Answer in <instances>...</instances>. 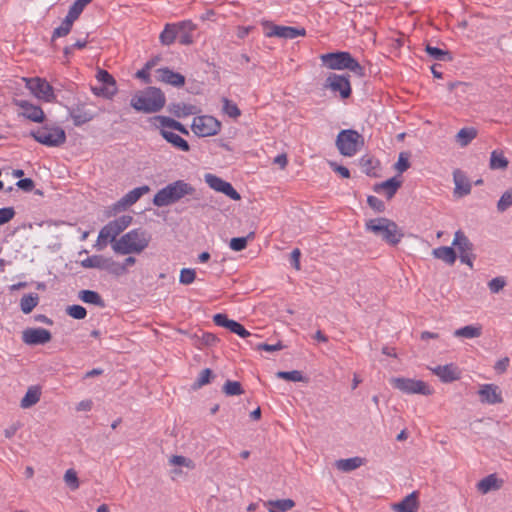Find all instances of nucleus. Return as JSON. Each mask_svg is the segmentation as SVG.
<instances>
[{
    "label": "nucleus",
    "instance_id": "f257e3e1",
    "mask_svg": "<svg viewBox=\"0 0 512 512\" xmlns=\"http://www.w3.org/2000/svg\"><path fill=\"white\" fill-rule=\"evenodd\" d=\"M196 193L197 190L194 186L184 180H177L160 189L154 195L153 204L157 207H165L180 201L186 196L199 199Z\"/></svg>",
    "mask_w": 512,
    "mask_h": 512
},
{
    "label": "nucleus",
    "instance_id": "f03ea898",
    "mask_svg": "<svg viewBox=\"0 0 512 512\" xmlns=\"http://www.w3.org/2000/svg\"><path fill=\"white\" fill-rule=\"evenodd\" d=\"M165 103L166 98L162 90L153 86L135 94L130 101V105L136 111L143 113L159 112L165 106Z\"/></svg>",
    "mask_w": 512,
    "mask_h": 512
},
{
    "label": "nucleus",
    "instance_id": "7ed1b4c3",
    "mask_svg": "<svg viewBox=\"0 0 512 512\" xmlns=\"http://www.w3.org/2000/svg\"><path fill=\"white\" fill-rule=\"evenodd\" d=\"M149 237L146 231L133 229L122 235L112 244L113 250L121 255L141 253L149 245Z\"/></svg>",
    "mask_w": 512,
    "mask_h": 512
},
{
    "label": "nucleus",
    "instance_id": "20e7f679",
    "mask_svg": "<svg viewBox=\"0 0 512 512\" xmlns=\"http://www.w3.org/2000/svg\"><path fill=\"white\" fill-rule=\"evenodd\" d=\"M320 59L331 70L347 69L359 77L364 76V68L349 52H330L322 54Z\"/></svg>",
    "mask_w": 512,
    "mask_h": 512
},
{
    "label": "nucleus",
    "instance_id": "39448f33",
    "mask_svg": "<svg viewBox=\"0 0 512 512\" xmlns=\"http://www.w3.org/2000/svg\"><path fill=\"white\" fill-rule=\"evenodd\" d=\"M366 228L390 245H397L403 237L398 225L394 221L383 217L369 220L366 223Z\"/></svg>",
    "mask_w": 512,
    "mask_h": 512
},
{
    "label": "nucleus",
    "instance_id": "423d86ee",
    "mask_svg": "<svg viewBox=\"0 0 512 512\" xmlns=\"http://www.w3.org/2000/svg\"><path fill=\"white\" fill-rule=\"evenodd\" d=\"M133 217L122 215L115 220L108 222L99 232L97 245L99 250L106 246L107 240L115 242L116 237L120 235L131 223Z\"/></svg>",
    "mask_w": 512,
    "mask_h": 512
},
{
    "label": "nucleus",
    "instance_id": "0eeeda50",
    "mask_svg": "<svg viewBox=\"0 0 512 512\" xmlns=\"http://www.w3.org/2000/svg\"><path fill=\"white\" fill-rule=\"evenodd\" d=\"M364 145V137L353 129H345L339 132L336 146L343 156L351 157Z\"/></svg>",
    "mask_w": 512,
    "mask_h": 512
},
{
    "label": "nucleus",
    "instance_id": "6e6552de",
    "mask_svg": "<svg viewBox=\"0 0 512 512\" xmlns=\"http://www.w3.org/2000/svg\"><path fill=\"white\" fill-rule=\"evenodd\" d=\"M34 139L46 146H59L66 140L65 131L55 125L45 124L31 132Z\"/></svg>",
    "mask_w": 512,
    "mask_h": 512
},
{
    "label": "nucleus",
    "instance_id": "1a4fd4ad",
    "mask_svg": "<svg viewBox=\"0 0 512 512\" xmlns=\"http://www.w3.org/2000/svg\"><path fill=\"white\" fill-rule=\"evenodd\" d=\"M390 384L405 394L431 395L433 390L422 380H415L405 377H393Z\"/></svg>",
    "mask_w": 512,
    "mask_h": 512
},
{
    "label": "nucleus",
    "instance_id": "9d476101",
    "mask_svg": "<svg viewBox=\"0 0 512 512\" xmlns=\"http://www.w3.org/2000/svg\"><path fill=\"white\" fill-rule=\"evenodd\" d=\"M149 190L150 189L147 185H143L129 191L120 200L108 207L106 211L107 216H115L116 214L125 211L128 207L135 204L144 194L148 193Z\"/></svg>",
    "mask_w": 512,
    "mask_h": 512
},
{
    "label": "nucleus",
    "instance_id": "9b49d317",
    "mask_svg": "<svg viewBox=\"0 0 512 512\" xmlns=\"http://www.w3.org/2000/svg\"><path fill=\"white\" fill-rule=\"evenodd\" d=\"M452 245L459 251L460 261L473 268V260L476 259V255L473 253L474 245L462 230L455 232Z\"/></svg>",
    "mask_w": 512,
    "mask_h": 512
},
{
    "label": "nucleus",
    "instance_id": "f8f14e48",
    "mask_svg": "<svg viewBox=\"0 0 512 512\" xmlns=\"http://www.w3.org/2000/svg\"><path fill=\"white\" fill-rule=\"evenodd\" d=\"M192 131L199 137L216 135L221 129V123L213 116L202 115L193 119Z\"/></svg>",
    "mask_w": 512,
    "mask_h": 512
},
{
    "label": "nucleus",
    "instance_id": "ddd939ff",
    "mask_svg": "<svg viewBox=\"0 0 512 512\" xmlns=\"http://www.w3.org/2000/svg\"><path fill=\"white\" fill-rule=\"evenodd\" d=\"M349 77V75L330 73L323 86L335 94L338 93L342 99H347L352 93Z\"/></svg>",
    "mask_w": 512,
    "mask_h": 512
},
{
    "label": "nucleus",
    "instance_id": "4468645a",
    "mask_svg": "<svg viewBox=\"0 0 512 512\" xmlns=\"http://www.w3.org/2000/svg\"><path fill=\"white\" fill-rule=\"evenodd\" d=\"M263 25L267 28L265 36L267 37H279L283 39H295L299 36H305L306 30L304 28L292 27V26H280L275 25L271 22H264Z\"/></svg>",
    "mask_w": 512,
    "mask_h": 512
},
{
    "label": "nucleus",
    "instance_id": "2eb2a0df",
    "mask_svg": "<svg viewBox=\"0 0 512 512\" xmlns=\"http://www.w3.org/2000/svg\"><path fill=\"white\" fill-rule=\"evenodd\" d=\"M25 80L26 87L37 98L42 99L46 102H52L55 99L53 87L45 79L36 77Z\"/></svg>",
    "mask_w": 512,
    "mask_h": 512
},
{
    "label": "nucleus",
    "instance_id": "dca6fc26",
    "mask_svg": "<svg viewBox=\"0 0 512 512\" xmlns=\"http://www.w3.org/2000/svg\"><path fill=\"white\" fill-rule=\"evenodd\" d=\"M204 180L208 186L216 192L223 193L232 200L238 201L241 199V195L234 189L231 183L223 180L222 178L207 173L204 175Z\"/></svg>",
    "mask_w": 512,
    "mask_h": 512
},
{
    "label": "nucleus",
    "instance_id": "f3484780",
    "mask_svg": "<svg viewBox=\"0 0 512 512\" xmlns=\"http://www.w3.org/2000/svg\"><path fill=\"white\" fill-rule=\"evenodd\" d=\"M213 322L220 327H224L237 334L241 338L254 337L258 338V335L251 334L241 323L231 320L224 313H217L213 316Z\"/></svg>",
    "mask_w": 512,
    "mask_h": 512
},
{
    "label": "nucleus",
    "instance_id": "a211bd4d",
    "mask_svg": "<svg viewBox=\"0 0 512 512\" xmlns=\"http://www.w3.org/2000/svg\"><path fill=\"white\" fill-rule=\"evenodd\" d=\"M51 339V332L44 328H27L22 333V340L27 345H44Z\"/></svg>",
    "mask_w": 512,
    "mask_h": 512
},
{
    "label": "nucleus",
    "instance_id": "6ab92c4d",
    "mask_svg": "<svg viewBox=\"0 0 512 512\" xmlns=\"http://www.w3.org/2000/svg\"><path fill=\"white\" fill-rule=\"evenodd\" d=\"M15 105L21 109L19 115L32 122L42 123L45 120V114L40 106L22 99L15 100Z\"/></svg>",
    "mask_w": 512,
    "mask_h": 512
},
{
    "label": "nucleus",
    "instance_id": "aec40b11",
    "mask_svg": "<svg viewBox=\"0 0 512 512\" xmlns=\"http://www.w3.org/2000/svg\"><path fill=\"white\" fill-rule=\"evenodd\" d=\"M478 393L482 403L499 404L503 402L501 391L495 384H483Z\"/></svg>",
    "mask_w": 512,
    "mask_h": 512
},
{
    "label": "nucleus",
    "instance_id": "412c9836",
    "mask_svg": "<svg viewBox=\"0 0 512 512\" xmlns=\"http://www.w3.org/2000/svg\"><path fill=\"white\" fill-rule=\"evenodd\" d=\"M453 180L455 184L454 195L458 198L464 197L471 192V182L466 174L460 169H456L453 172Z\"/></svg>",
    "mask_w": 512,
    "mask_h": 512
},
{
    "label": "nucleus",
    "instance_id": "4be33fe9",
    "mask_svg": "<svg viewBox=\"0 0 512 512\" xmlns=\"http://www.w3.org/2000/svg\"><path fill=\"white\" fill-rule=\"evenodd\" d=\"M156 73L157 79L160 82L170 84L174 87H182L185 84V77L182 74L174 72L167 67L158 69Z\"/></svg>",
    "mask_w": 512,
    "mask_h": 512
},
{
    "label": "nucleus",
    "instance_id": "5701e85b",
    "mask_svg": "<svg viewBox=\"0 0 512 512\" xmlns=\"http://www.w3.org/2000/svg\"><path fill=\"white\" fill-rule=\"evenodd\" d=\"M432 372L445 383H450L460 378V372L454 364L436 366L432 368Z\"/></svg>",
    "mask_w": 512,
    "mask_h": 512
},
{
    "label": "nucleus",
    "instance_id": "b1692460",
    "mask_svg": "<svg viewBox=\"0 0 512 512\" xmlns=\"http://www.w3.org/2000/svg\"><path fill=\"white\" fill-rule=\"evenodd\" d=\"M69 115L73 120L74 125L80 126L89 121L94 117L93 113L86 109L85 104H77L76 106L69 109Z\"/></svg>",
    "mask_w": 512,
    "mask_h": 512
},
{
    "label": "nucleus",
    "instance_id": "393cba45",
    "mask_svg": "<svg viewBox=\"0 0 512 512\" xmlns=\"http://www.w3.org/2000/svg\"><path fill=\"white\" fill-rule=\"evenodd\" d=\"M401 185L402 180L398 179L397 177H392L386 181L375 184L373 190L376 193L384 192L386 197L391 199L396 194Z\"/></svg>",
    "mask_w": 512,
    "mask_h": 512
},
{
    "label": "nucleus",
    "instance_id": "a878e982",
    "mask_svg": "<svg viewBox=\"0 0 512 512\" xmlns=\"http://www.w3.org/2000/svg\"><path fill=\"white\" fill-rule=\"evenodd\" d=\"M504 484L503 479L497 477V475L490 474L477 483V489L482 494H487L491 491H496L502 488Z\"/></svg>",
    "mask_w": 512,
    "mask_h": 512
},
{
    "label": "nucleus",
    "instance_id": "bb28decb",
    "mask_svg": "<svg viewBox=\"0 0 512 512\" xmlns=\"http://www.w3.org/2000/svg\"><path fill=\"white\" fill-rule=\"evenodd\" d=\"M392 507L396 512H416L419 507L418 493L413 491L400 502L393 504Z\"/></svg>",
    "mask_w": 512,
    "mask_h": 512
},
{
    "label": "nucleus",
    "instance_id": "cd10ccee",
    "mask_svg": "<svg viewBox=\"0 0 512 512\" xmlns=\"http://www.w3.org/2000/svg\"><path fill=\"white\" fill-rule=\"evenodd\" d=\"M179 43L182 45H190L193 43L192 32L196 29V25L190 20H184L177 23Z\"/></svg>",
    "mask_w": 512,
    "mask_h": 512
},
{
    "label": "nucleus",
    "instance_id": "c85d7f7f",
    "mask_svg": "<svg viewBox=\"0 0 512 512\" xmlns=\"http://www.w3.org/2000/svg\"><path fill=\"white\" fill-rule=\"evenodd\" d=\"M432 255L448 265H453L457 259L456 251L453 247L440 246L432 250Z\"/></svg>",
    "mask_w": 512,
    "mask_h": 512
},
{
    "label": "nucleus",
    "instance_id": "c756f323",
    "mask_svg": "<svg viewBox=\"0 0 512 512\" xmlns=\"http://www.w3.org/2000/svg\"><path fill=\"white\" fill-rule=\"evenodd\" d=\"M160 134L162 137L169 143H171L174 147L182 150V151H188L189 150V144L188 142L183 139L178 134L167 131L166 129H161Z\"/></svg>",
    "mask_w": 512,
    "mask_h": 512
},
{
    "label": "nucleus",
    "instance_id": "7c9ffc66",
    "mask_svg": "<svg viewBox=\"0 0 512 512\" xmlns=\"http://www.w3.org/2000/svg\"><path fill=\"white\" fill-rule=\"evenodd\" d=\"M178 37V26L177 23H167L164 30L159 36V40L162 45L169 46L174 43Z\"/></svg>",
    "mask_w": 512,
    "mask_h": 512
},
{
    "label": "nucleus",
    "instance_id": "2f4dec72",
    "mask_svg": "<svg viewBox=\"0 0 512 512\" xmlns=\"http://www.w3.org/2000/svg\"><path fill=\"white\" fill-rule=\"evenodd\" d=\"M168 110L174 116L181 118L196 113V106L184 103H171L168 106Z\"/></svg>",
    "mask_w": 512,
    "mask_h": 512
},
{
    "label": "nucleus",
    "instance_id": "473e14b6",
    "mask_svg": "<svg viewBox=\"0 0 512 512\" xmlns=\"http://www.w3.org/2000/svg\"><path fill=\"white\" fill-rule=\"evenodd\" d=\"M79 299L87 304H93L100 308L105 307V302L100 294L93 290H81L78 295Z\"/></svg>",
    "mask_w": 512,
    "mask_h": 512
},
{
    "label": "nucleus",
    "instance_id": "72a5a7b5",
    "mask_svg": "<svg viewBox=\"0 0 512 512\" xmlns=\"http://www.w3.org/2000/svg\"><path fill=\"white\" fill-rule=\"evenodd\" d=\"M425 51L432 59L437 61L449 62L453 60V57L448 50H443L427 44Z\"/></svg>",
    "mask_w": 512,
    "mask_h": 512
},
{
    "label": "nucleus",
    "instance_id": "f704fd0d",
    "mask_svg": "<svg viewBox=\"0 0 512 512\" xmlns=\"http://www.w3.org/2000/svg\"><path fill=\"white\" fill-rule=\"evenodd\" d=\"M41 391L38 387L32 386L28 388L26 394L21 400V407L22 408H29L33 405H35L40 400Z\"/></svg>",
    "mask_w": 512,
    "mask_h": 512
},
{
    "label": "nucleus",
    "instance_id": "c9c22d12",
    "mask_svg": "<svg viewBox=\"0 0 512 512\" xmlns=\"http://www.w3.org/2000/svg\"><path fill=\"white\" fill-rule=\"evenodd\" d=\"M39 296L36 293L24 295L20 300V308L24 314H29L38 305Z\"/></svg>",
    "mask_w": 512,
    "mask_h": 512
},
{
    "label": "nucleus",
    "instance_id": "e433bc0d",
    "mask_svg": "<svg viewBox=\"0 0 512 512\" xmlns=\"http://www.w3.org/2000/svg\"><path fill=\"white\" fill-rule=\"evenodd\" d=\"M363 464V459L360 457H352L348 459H340L336 462V467L344 472H350L359 468Z\"/></svg>",
    "mask_w": 512,
    "mask_h": 512
},
{
    "label": "nucleus",
    "instance_id": "4c0bfd02",
    "mask_svg": "<svg viewBox=\"0 0 512 512\" xmlns=\"http://www.w3.org/2000/svg\"><path fill=\"white\" fill-rule=\"evenodd\" d=\"M482 329L480 326L467 325L454 331L455 337H463L472 339L481 336Z\"/></svg>",
    "mask_w": 512,
    "mask_h": 512
},
{
    "label": "nucleus",
    "instance_id": "58836bf2",
    "mask_svg": "<svg viewBox=\"0 0 512 512\" xmlns=\"http://www.w3.org/2000/svg\"><path fill=\"white\" fill-rule=\"evenodd\" d=\"M477 135L474 128H462L455 136L456 142L461 146L468 145Z\"/></svg>",
    "mask_w": 512,
    "mask_h": 512
},
{
    "label": "nucleus",
    "instance_id": "ea45409f",
    "mask_svg": "<svg viewBox=\"0 0 512 512\" xmlns=\"http://www.w3.org/2000/svg\"><path fill=\"white\" fill-rule=\"evenodd\" d=\"M92 0H76L69 8L67 13V17L72 19L73 21L77 20L81 13L83 12L86 5H88Z\"/></svg>",
    "mask_w": 512,
    "mask_h": 512
},
{
    "label": "nucleus",
    "instance_id": "a19ab883",
    "mask_svg": "<svg viewBox=\"0 0 512 512\" xmlns=\"http://www.w3.org/2000/svg\"><path fill=\"white\" fill-rule=\"evenodd\" d=\"M105 259L106 257L103 255H93L82 260L80 264L83 268H96L103 270Z\"/></svg>",
    "mask_w": 512,
    "mask_h": 512
},
{
    "label": "nucleus",
    "instance_id": "79ce46f5",
    "mask_svg": "<svg viewBox=\"0 0 512 512\" xmlns=\"http://www.w3.org/2000/svg\"><path fill=\"white\" fill-rule=\"evenodd\" d=\"M96 79L102 83V86H106L111 90L117 91L116 81L108 71L99 69L96 74Z\"/></svg>",
    "mask_w": 512,
    "mask_h": 512
},
{
    "label": "nucleus",
    "instance_id": "37998d69",
    "mask_svg": "<svg viewBox=\"0 0 512 512\" xmlns=\"http://www.w3.org/2000/svg\"><path fill=\"white\" fill-rule=\"evenodd\" d=\"M103 270L115 276H121L125 274V268L124 266H121V263L107 257L105 259Z\"/></svg>",
    "mask_w": 512,
    "mask_h": 512
},
{
    "label": "nucleus",
    "instance_id": "c03bdc74",
    "mask_svg": "<svg viewBox=\"0 0 512 512\" xmlns=\"http://www.w3.org/2000/svg\"><path fill=\"white\" fill-rule=\"evenodd\" d=\"M73 23L74 21L66 16L62 21L61 25L54 29L52 34V40H54L57 37L67 36L72 29Z\"/></svg>",
    "mask_w": 512,
    "mask_h": 512
},
{
    "label": "nucleus",
    "instance_id": "a18cd8bd",
    "mask_svg": "<svg viewBox=\"0 0 512 512\" xmlns=\"http://www.w3.org/2000/svg\"><path fill=\"white\" fill-rule=\"evenodd\" d=\"M223 392L227 396H238L243 394L244 390L240 382L227 380L223 385Z\"/></svg>",
    "mask_w": 512,
    "mask_h": 512
},
{
    "label": "nucleus",
    "instance_id": "49530a36",
    "mask_svg": "<svg viewBox=\"0 0 512 512\" xmlns=\"http://www.w3.org/2000/svg\"><path fill=\"white\" fill-rule=\"evenodd\" d=\"M276 376L280 379H284L292 382H302L304 381V376L301 371L292 370V371H279L276 373Z\"/></svg>",
    "mask_w": 512,
    "mask_h": 512
},
{
    "label": "nucleus",
    "instance_id": "de8ad7c7",
    "mask_svg": "<svg viewBox=\"0 0 512 512\" xmlns=\"http://www.w3.org/2000/svg\"><path fill=\"white\" fill-rule=\"evenodd\" d=\"M223 112L231 118H237L241 115V111L238 106L228 98H223Z\"/></svg>",
    "mask_w": 512,
    "mask_h": 512
},
{
    "label": "nucleus",
    "instance_id": "09e8293b",
    "mask_svg": "<svg viewBox=\"0 0 512 512\" xmlns=\"http://www.w3.org/2000/svg\"><path fill=\"white\" fill-rule=\"evenodd\" d=\"M213 377V371L209 368L203 369L200 373L198 378L193 384V388H201L202 386L208 384Z\"/></svg>",
    "mask_w": 512,
    "mask_h": 512
},
{
    "label": "nucleus",
    "instance_id": "8fccbe9b",
    "mask_svg": "<svg viewBox=\"0 0 512 512\" xmlns=\"http://www.w3.org/2000/svg\"><path fill=\"white\" fill-rule=\"evenodd\" d=\"M66 313L77 320H82L87 316V310L83 306L77 304L68 306Z\"/></svg>",
    "mask_w": 512,
    "mask_h": 512
},
{
    "label": "nucleus",
    "instance_id": "3c124183",
    "mask_svg": "<svg viewBox=\"0 0 512 512\" xmlns=\"http://www.w3.org/2000/svg\"><path fill=\"white\" fill-rule=\"evenodd\" d=\"M512 205V189L507 190L503 193L497 203V209L499 212L506 211Z\"/></svg>",
    "mask_w": 512,
    "mask_h": 512
},
{
    "label": "nucleus",
    "instance_id": "603ef678",
    "mask_svg": "<svg viewBox=\"0 0 512 512\" xmlns=\"http://www.w3.org/2000/svg\"><path fill=\"white\" fill-rule=\"evenodd\" d=\"M196 278V272L191 268H183L180 271L179 282L183 285H189L194 282Z\"/></svg>",
    "mask_w": 512,
    "mask_h": 512
},
{
    "label": "nucleus",
    "instance_id": "864d4df0",
    "mask_svg": "<svg viewBox=\"0 0 512 512\" xmlns=\"http://www.w3.org/2000/svg\"><path fill=\"white\" fill-rule=\"evenodd\" d=\"M64 480L66 484L72 489L76 490L79 487V480L77 477V473L73 469H69L66 471L64 475Z\"/></svg>",
    "mask_w": 512,
    "mask_h": 512
},
{
    "label": "nucleus",
    "instance_id": "5fc2aeb1",
    "mask_svg": "<svg viewBox=\"0 0 512 512\" xmlns=\"http://www.w3.org/2000/svg\"><path fill=\"white\" fill-rule=\"evenodd\" d=\"M270 504L282 512H286L295 506V502L292 499H279L271 501Z\"/></svg>",
    "mask_w": 512,
    "mask_h": 512
},
{
    "label": "nucleus",
    "instance_id": "6e6d98bb",
    "mask_svg": "<svg viewBox=\"0 0 512 512\" xmlns=\"http://www.w3.org/2000/svg\"><path fill=\"white\" fill-rule=\"evenodd\" d=\"M506 285L504 277H495L488 282V288L492 293L500 292Z\"/></svg>",
    "mask_w": 512,
    "mask_h": 512
},
{
    "label": "nucleus",
    "instance_id": "4d7b16f0",
    "mask_svg": "<svg viewBox=\"0 0 512 512\" xmlns=\"http://www.w3.org/2000/svg\"><path fill=\"white\" fill-rule=\"evenodd\" d=\"M219 341L218 337L209 332H203L199 337V344L203 346H213Z\"/></svg>",
    "mask_w": 512,
    "mask_h": 512
},
{
    "label": "nucleus",
    "instance_id": "13d9d810",
    "mask_svg": "<svg viewBox=\"0 0 512 512\" xmlns=\"http://www.w3.org/2000/svg\"><path fill=\"white\" fill-rule=\"evenodd\" d=\"M248 237H234L230 240V248L234 251H242L247 246Z\"/></svg>",
    "mask_w": 512,
    "mask_h": 512
},
{
    "label": "nucleus",
    "instance_id": "bf43d9fd",
    "mask_svg": "<svg viewBox=\"0 0 512 512\" xmlns=\"http://www.w3.org/2000/svg\"><path fill=\"white\" fill-rule=\"evenodd\" d=\"M15 216L13 207L0 208V226L8 223Z\"/></svg>",
    "mask_w": 512,
    "mask_h": 512
},
{
    "label": "nucleus",
    "instance_id": "052dcab7",
    "mask_svg": "<svg viewBox=\"0 0 512 512\" xmlns=\"http://www.w3.org/2000/svg\"><path fill=\"white\" fill-rule=\"evenodd\" d=\"M92 91L96 96H102L107 99H111L117 93V91L111 90L106 86L92 87Z\"/></svg>",
    "mask_w": 512,
    "mask_h": 512
},
{
    "label": "nucleus",
    "instance_id": "680f3d73",
    "mask_svg": "<svg viewBox=\"0 0 512 512\" xmlns=\"http://www.w3.org/2000/svg\"><path fill=\"white\" fill-rule=\"evenodd\" d=\"M284 347L285 346L282 344L281 341H278L276 344H267V343L255 344L256 350H264L266 352L279 351V350H282Z\"/></svg>",
    "mask_w": 512,
    "mask_h": 512
},
{
    "label": "nucleus",
    "instance_id": "e2e57ef3",
    "mask_svg": "<svg viewBox=\"0 0 512 512\" xmlns=\"http://www.w3.org/2000/svg\"><path fill=\"white\" fill-rule=\"evenodd\" d=\"M154 121L156 123V126L160 127L161 129H165V128L172 129L173 123H175L176 120L166 117V116H155Z\"/></svg>",
    "mask_w": 512,
    "mask_h": 512
},
{
    "label": "nucleus",
    "instance_id": "0e129e2a",
    "mask_svg": "<svg viewBox=\"0 0 512 512\" xmlns=\"http://www.w3.org/2000/svg\"><path fill=\"white\" fill-rule=\"evenodd\" d=\"M368 205L377 212H383L385 210L384 202L376 196H368Z\"/></svg>",
    "mask_w": 512,
    "mask_h": 512
},
{
    "label": "nucleus",
    "instance_id": "69168bd1",
    "mask_svg": "<svg viewBox=\"0 0 512 512\" xmlns=\"http://www.w3.org/2000/svg\"><path fill=\"white\" fill-rule=\"evenodd\" d=\"M16 186L24 192H30L34 189V181L31 178H23L16 182Z\"/></svg>",
    "mask_w": 512,
    "mask_h": 512
},
{
    "label": "nucleus",
    "instance_id": "338daca9",
    "mask_svg": "<svg viewBox=\"0 0 512 512\" xmlns=\"http://www.w3.org/2000/svg\"><path fill=\"white\" fill-rule=\"evenodd\" d=\"M331 169L338 174H340L343 178H349L350 177V171L347 167L343 165L337 164V162H328Z\"/></svg>",
    "mask_w": 512,
    "mask_h": 512
},
{
    "label": "nucleus",
    "instance_id": "774afa93",
    "mask_svg": "<svg viewBox=\"0 0 512 512\" xmlns=\"http://www.w3.org/2000/svg\"><path fill=\"white\" fill-rule=\"evenodd\" d=\"M300 257H301V252L298 248H295L292 250L291 254H290V264L296 269V270H300L301 269V265H300Z\"/></svg>",
    "mask_w": 512,
    "mask_h": 512
}]
</instances>
